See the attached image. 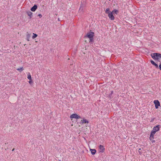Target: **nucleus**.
I'll list each match as a JSON object with an SVG mask.
<instances>
[{"label":"nucleus","instance_id":"nucleus-10","mask_svg":"<svg viewBox=\"0 0 161 161\" xmlns=\"http://www.w3.org/2000/svg\"><path fill=\"white\" fill-rule=\"evenodd\" d=\"M99 149H100V152L103 153L104 152L105 150V148H104L103 146L100 145L99 147Z\"/></svg>","mask_w":161,"mask_h":161},{"label":"nucleus","instance_id":"nucleus-22","mask_svg":"<svg viewBox=\"0 0 161 161\" xmlns=\"http://www.w3.org/2000/svg\"><path fill=\"white\" fill-rule=\"evenodd\" d=\"M153 65H154L156 68H159V67L158 66V64H156V63H155V64Z\"/></svg>","mask_w":161,"mask_h":161},{"label":"nucleus","instance_id":"nucleus-5","mask_svg":"<svg viewBox=\"0 0 161 161\" xmlns=\"http://www.w3.org/2000/svg\"><path fill=\"white\" fill-rule=\"evenodd\" d=\"M153 103L155 104V107L156 109L158 108L159 106H160V102L158 100H154Z\"/></svg>","mask_w":161,"mask_h":161},{"label":"nucleus","instance_id":"nucleus-3","mask_svg":"<svg viewBox=\"0 0 161 161\" xmlns=\"http://www.w3.org/2000/svg\"><path fill=\"white\" fill-rule=\"evenodd\" d=\"M151 56L152 58L154 60H157L160 62L159 60H158V53H152L151 54Z\"/></svg>","mask_w":161,"mask_h":161},{"label":"nucleus","instance_id":"nucleus-17","mask_svg":"<svg viewBox=\"0 0 161 161\" xmlns=\"http://www.w3.org/2000/svg\"><path fill=\"white\" fill-rule=\"evenodd\" d=\"M83 4H81L80 6V7L79 9V11H81L82 12L83 11Z\"/></svg>","mask_w":161,"mask_h":161},{"label":"nucleus","instance_id":"nucleus-25","mask_svg":"<svg viewBox=\"0 0 161 161\" xmlns=\"http://www.w3.org/2000/svg\"><path fill=\"white\" fill-rule=\"evenodd\" d=\"M159 69L160 70H161V62L159 64Z\"/></svg>","mask_w":161,"mask_h":161},{"label":"nucleus","instance_id":"nucleus-7","mask_svg":"<svg viewBox=\"0 0 161 161\" xmlns=\"http://www.w3.org/2000/svg\"><path fill=\"white\" fill-rule=\"evenodd\" d=\"M154 134H153L152 133H150V135L149 139L150 140L152 141V143H154L155 142V140H153L154 139Z\"/></svg>","mask_w":161,"mask_h":161},{"label":"nucleus","instance_id":"nucleus-26","mask_svg":"<svg viewBox=\"0 0 161 161\" xmlns=\"http://www.w3.org/2000/svg\"><path fill=\"white\" fill-rule=\"evenodd\" d=\"M29 83L30 84H31V83L33 82V81L32 80H29Z\"/></svg>","mask_w":161,"mask_h":161},{"label":"nucleus","instance_id":"nucleus-28","mask_svg":"<svg viewBox=\"0 0 161 161\" xmlns=\"http://www.w3.org/2000/svg\"><path fill=\"white\" fill-rule=\"evenodd\" d=\"M38 16H39L40 18H41L42 17V15L41 14H38Z\"/></svg>","mask_w":161,"mask_h":161},{"label":"nucleus","instance_id":"nucleus-29","mask_svg":"<svg viewBox=\"0 0 161 161\" xmlns=\"http://www.w3.org/2000/svg\"><path fill=\"white\" fill-rule=\"evenodd\" d=\"M58 21H60V19H59V18H58Z\"/></svg>","mask_w":161,"mask_h":161},{"label":"nucleus","instance_id":"nucleus-12","mask_svg":"<svg viewBox=\"0 0 161 161\" xmlns=\"http://www.w3.org/2000/svg\"><path fill=\"white\" fill-rule=\"evenodd\" d=\"M81 123L82 124H83L84 123L88 124L89 123V121L86 119H83V120H81Z\"/></svg>","mask_w":161,"mask_h":161},{"label":"nucleus","instance_id":"nucleus-27","mask_svg":"<svg viewBox=\"0 0 161 161\" xmlns=\"http://www.w3.org/2000/svg\"><path fill=\"white\" fill-rule=\"evenodd\" d=\"M155 119V118H152L151 120L150 121V122H153V121H154V120Z\"/></svg>","mask_w":161,"mask_h":161},{"label":"nucleus","instance_id":"nucleus-13","mask_svg":"<svg viewBox=\"0 0 161 161\" xmlns=\"http://www.w3.org/2000/svg\"><path fill=\"white\" fill-rule=\"evenodd\" d=\"M112 12L113 14H118L119 11L118 10L114 9Z\"/></svg>","mask_w":161,"mask_h":161},{"label":"nucleus","instance_id":"nucleus-20","mask_svg":"<svg viewBox=\"0 0 161 161\" xmlns=\"http://www.w3.org/2000/svg\"><path fill=\"white\" fill-rule=\"evenodd\" d=\"M160 59H161V54L158 53V60Z\"/></svg>","mask_w":161,"mask_h":161},{"label":"nucleus","instance_id":"nucleus-16","mask_svg":"<svg viewBox=\"0 0 161 161\" xmlns=\"http://www.w3.org/2000/svg\"><path fill=\"white\" fill-rule=\"evenodd\" d=\"M16 70L19 71V72H21L24 70V69L22 67L19 68L17 69Z\"/></svg>","mask_w":161,"mask_h":161},{"label":"nucleus","instance_id":"nucleus-21","mask_svg":"<svg viewBox=\"0 0 161 161\" xmlns=\"http://www.w3.org/2000/svg\"><path fill=\"white\" fill-rule=\"evenodd\" d=\"M151 63L152 64H153V65L155 64V62L153 61V60H150Z\"/></svg>","mask_w":161,"mask_h":161},{"label":"nucleus","instance_id":"nucleus-2","mask_svg":"<svg viewBox=\"0 0 161 161\" xmlns=\"http://www.w3.org/2000/svg\"><path fill=\"white\" fill-rule=\"evenodd\" d=\"M160 126V125H158L154 127L151 133L155 134L159 130Z\"/></svg>","mask_w":161,"mask_h":161},{"label":"nucleus","instance_id":"nucleus-24","mask_svg":"<svg viewBox=\"0 0 161 161\" xmlns=\"http://www.w3.org/2000/svg\"><path fill=\"white\" fill-rule=\"evenodd\" d=\"M113 93V91H111V93L109 94V96L111 97Z\"/></svg>","mask_w":161,"mask_h":161},{"label":"nucleus","instance_id":"nucleus-15","mask_svg":"<svg viewBox=\"0 0 161 161\" xmlns=\"http://www.w3.org/2000/svg\"><path fill=\"white\" fill-rule=\"evenodd\" d=\"M31 37V34H27L26 35V39L27 40L29 41H30L29 39Z\"/></svg>","mask_w":161,"mask_h":161},{"label":"nucleus","instance_id":"nucleus-19","mask_svg":"<svg viewBox=\"0 0 161 161\" xmlns=\"http://www.w3.org/2000/svg\"><path fill=\"white\" fill-rule=\"evenodd\" d=\"M27 78L28 79H29V80H32L31 75H30V73H29V75H28V76H27Z\"/></svg>","mask_w":161,"mask_h":161},{"label":"nucleus","instance_id":"nucleus-11","mask_svg":"<svg viewBox=\"0 0 161 161\" xmlns=\"http://www.w3.org/2000/svg\"><path fill=\"white\" fill-rule=\"evenodd\" d=\"M90 151L91 152V154L93 155H94L97 152V151L95 149H92L90 148Z\"/></svg>","mask_w":161,"mask_h":161},{"label":"nucleus","instance_id":"nucleus-4","mask_svg":"<svg viewBox=\"0 0 161 161\" xmlns=\"http://www.w3.org/2000/svg\"><path fill=\"white\" fill-rule=\"evenodd\" d=\"M70 118L72 119L73 118H75L76 119H79L81 118L80 116L79 115H78L77 114H72L70 116Z\"/></svg>","mask_w":161,"mask_h":161},{"label":"nucleus","instance_id":"nucleus-1","mask_svg":"<svg viewBox=\"0 0 161 161\" xmlns=\"http://www.w3.org/2000/svg\"><path fill=\"white\" fill-rule=\"evenodd\" d=\"M94 36V33L92 32L91 30L84 36V38L87 37L89 38L90 39L89 42L92 43L94 41L93 40Z\"/></svg>","mask_w":161,"mask_h":161},{"label":"nucleus","instance_id":"nucleus-6","mask_svg":"<svg viewBox=\"0 0 161 161\" xmlns=\"http://www.w3.org/2000/svg\"><path fill=\"white\" fill-rule=\"evenodd\" d=\"M108 16L109 18L111 20H114V17L113 15V14L112 12H110L109 14H108Z\"/></svg>","mask_w":161,"mask_h":161},{"label":"nucleus","instance_id":"nucleus-30","mask_svg":"<svg viewBox=\"0 0 161 161\" xmlns=\"http://www.w3.org/2000/svg\"><path fill=\"white\" fill-rule=\"evenodd\" d=\"M14 148L12 150V151H14Z\"/></svg>","mask_w":161,"mask_h":161},{"label":"nucleus","instance_id":"nucleus-14","mask_svg":"<svg viewBox=\"0 0 161 161\" xmlns=\"http://www.w3.org/2000/svg\"><path fill=\"white\" fill-rule=\"evenodd\" d=\"M111 12L110 10V9L109 8H106V10H105V13L106 14H109L110 12Z\"/></svg>","mask_w":161,"mask_h":161},{"label":"nucleus","instance_id":"nucleus-8","mask_svg":"<svg viewBox=\"0 0 161 161\" xmlns=\"http://www.w3.org/2000/svg\"><path fill=\"white\" fill-rule=\"evenodd\" d=\"M37 8V6L36 4H35L31 8V10L33 12H35Z\"/></svg>","mask_w":161,"mask_h":161},{"label":"nucleus","instance_id":"nucleus-23","mask_svg":"<svg viewBox=\"0 0 161 161\" xmlns=\"http://www.w3.org/2000/svg\"><path fill=\"white\" fill-rule=\"evenodd\" d=\"M141 148H140L139 149V151H138V153H139V154L140 155H141L142 153V152H141L140 151V150H141Z\"/></svg>","mask_w":161,"mask_h":161},{"label":"nucleus","instance_id":"nucleus-18","mask_svg":"<svg viewBox=\"0 0 161 161\" xmlns=\"http://www.w3.org/2000/svg\"><path fill=\"white\" fill-rule=\"evenodd\" d=\"M33 36H32V38L33 39H35L37 36V35L36 34L33 33Z\"/></svg>","mask_w":161,"mask_h":161},{"label":"nucleus","instance_id":"nucleus-9","mask_svg":"<svg viewBox=\"0 0 161 161\" xmlns=\"http://www.w3.org/2000/svg\"><path fill=\"white\" fill-rule=\"evenodd\" d=\"M26 13L29 16V19H31L33 16L32 13L30 11H27L26 12Z\"/></svg>","mask_w":161,"mask_h":161}]
</instances>
